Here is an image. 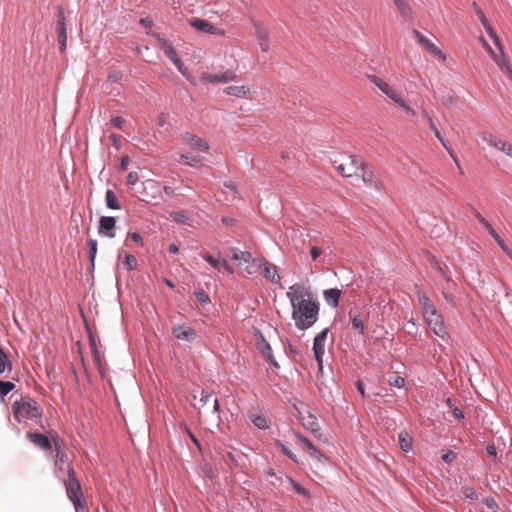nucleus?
I'll return each instance as SVG.
<instances>
[{"mask_svg":"<svg viewBox=\"0 0 512 512\" xmlns=\"http://www.w3.org/2000/svg\"><path fill=\"white\" fill-rule=\"evenodd\" d=\"M287 298L292 306V318L300 330L310 328L319 316V303L310 290L302 284H293L289 287Z\"/></svg>","mask_w":512,"mask_h":512,"instance_id":"f257e3e1","label":"nucleus"},{"mask_svg":"<svg viewBox=\"0 0 512 512\" xmlns=\"http://www.w3.org/2000/svg\"><path fill=\"white\" fill-rule=\"evenodd\" d=\"M332 163L341 176L350 178L358 177L366 162L356 155H344L333 160Z\"/></svg>","mask_w":512,"mask_h":512,"instance_id":"f03ea898","label":"nucleus"},{"mask_svg":"<svg viewBox=\"0 0 512 512\" xmlns=\"http://www.w3.org/2000/svg\"><path fill=\"white\" fill-rule=\"evenodd\" d=\"M14 417L18 422L37 419L42 416L40 405L31 398H23L13 404Z\"/></svg>","mask_w":512,"mask_h":512,"instance_id":"7ed1b4c3","label":"nucleus"},{"mask_svg":"<svg viewBox=\"0 0 512 512\" xmlns=\"http://www.w3.org/2000/svg\"><path fill=\"white\" fill-rule=\"evenodd\" d=\"M66 492L68 498L73 502L77 512L86 507V502L81 489V485L76 478V473L73 467L68 468V479L65 482Z\"/></svg>","mask_w":512,"mask_h":512,"instance_id":"20e7f679","label":"nucleus"},{"mask_svg":"<svg viewBox=\"0 0 512 512\" xmlns=\"http://www.w3.org/2000/svg\"><path fill=\"white\" fill-rule=\"evenodd\" d=\"M369 79L372 84H374L379 90H381L389 99H391L395 104L401 107L405 112L412 116L416 114L415 110H413L401 97V95L386 81H384L383 79L376 75L370 76Z\"/></svg>","mask_w":512,"mask_h":512,"instance_id":"39448f33","label":"nucleus"},{"mask_svg":"<svg viewBox=\"0 0 512 512\" xmlns=\"http://www.w3.org/2000/svg\"><path fill=\"white\" fill-rule=\"evenodd\" d=\"M358 177H361L363 183L370 189L382 191L385 188L383 181L376 174L374 167L367 162L364 164Z\"/></svg>","mask_w":512,"mask_h":512,"instance_id":"423d86ee","label":"nucleus"},{"mask_svg":"<svg viewBox=\"0 0 512 512\" xmlns=\"http://www.w3.org/2000/svg\"><path fill=\"white\" fill-rule=\"evenodd\" d=\"M423 318L436 336L440 337L442 340L448 339L449 334L447 328L444 324L443 317L438 310L433 312V314L424 316Z\"/></svg>","mask_w":512,"mask_h":512,"instance_id":"0eeeda50","label":"nucleus"},{"mask_svg":"<svg viewBox=\"0 0 512 512\" xmlns=\"http://www.w3.org/2000/svg\"><path fill=\"white\" fill-rule=\"evenodd\" d=\"M160 49L165 53V55L173 62V64L177 67L180 73H182L184 76L186 75L187 68L184 66L183 62L179 58L176 50L173 48V46L166 41L165 39L161 38L160 35H155Z\"/></svg>","mask_w":512,"mask_h":512,"instance_id":"6e6552de","label":"nucleus"},{"mask_svg":"<svg viewBox=\"0 0 512 512\" xmlns=\"http://www.w3.org/2000/svg\"><path fill=\"white\" fill-rule=\"evenodd\" d=\"M327 335L328 329H324L315 336L313 342V353L320 372L323 369V356L325 354V341L327 339Z\"/></svg>","mask_w":512,"mask_h":512,"instance_id":"1a4fd4ad","label":"nucleus"},{"mask_svg":"<svg viewBox=\"0 0 512 512\" xmlns=\"http://www.w3.org/2000/svg\"><path fill=\"white\" fill-rule=\"evenodd\" d=\"M51 434L55 435L57 433L49 432L48 435H44L38 432H28L26 437L41 450L50 451L54 446Z\"/></svg>","mask_w":512,"mask_h":512,"instance_id":"9d476101","label":"nucleus"},{"mask_svg":"<svg viewBox=\"0 0 512 512\" xmlns=\"http://www.w3.org/2000/svg\"><path fill=\"white\" fill-rule=\"evenodd\" d=\"M236 77V74L231 70H227L216 74L205 72L201 74L200 81L204 84L228 83L230 81L235 80Z\"/></svg>","mask_w":512,"mask_h":512,"instance_id":"9b49d317","label":"nucleus"},{"mask_svg":"<svg viewBox=\"0 0 512 512\" xmlns=\"http://www.w3.org/2000/svg\"><path fill=\"white\" fill-rule=\"evenodd\" d=\"M189 24L198 32L212 34V35H225V31L219 27L214 26L209 21L200 18H192Z\"/></svg>","mask_w":512,"mask_h":512,"instance_id":"f8f14e48","label":"nucleus"},{"mask_svg":"<svg viewBox=\"0 0 512 512\" xmlns=\"http://www.w3.org/2000/svg\"><path fill=\"white\" fill-rule=\"evenodd\" d=\"M413 35L417 42L427 50L431 55L437 57L438 59L445 61L446 55L428 38H426L423 34H421L418 30H413Z\"/></svg>","mask_w":512,"mask_h":512,"instance_id":"ddd939ff","label":"nucleus"},{"mask_svg":"<svg viewBox=\"0 0 512 512\" xmlns=\"http://www.w3.org/2000/svg\"><path fill=\"white\" fill-rule=\"evenodd\" d=\"M56 32L58 34V43L61 52L66 49L67 32H66V17L62 7H58Z\"/></svg>","mask_w":512,"mask_h":512,"instance_id":"4468645a","label":"nucleus"},{"mask_svg":"<svg viewBox=\"0 0 512 512\" xmlns=\"http://www.w3.org/2000/svg\"><path fill=\"white\" fill-rule=\"evenodd\" d=\"M182 141L185 145L197 151L205 152L209 149L207 141L191 133H185L182 136Z\"/></svg>","mask_w":512,"mask_h":512,"instance_id":"2eb2a0df","label":"nucleus"},{"mask_svg":"<svg viewBox=\"0 0 512 512\" xmlns=\"http://www.w3.org/2000/svg\"><path fill=\"white\" fill-rule=\"evenodd\" d=\"M415 289L423 317L428 314H433V312L437 311V308L431 299L422 291V289L418 286H415Z\"/></svg>","mask_w":512,"mask_h":512,"instance_id":"dca6fc26","label":"nucleus"},{"mask_svg":"<svg viewBox=\"0 0 512 512\" xmlns=\"http://www.w3.org/2000/svg\"><path fill=\"white\" fill-rule=\"evenodd\" d=\"M172 333L178 340L193 341L197 337L196 331L186 325H175L172 327Z\"/></svg>","mask_w":512,"mask_h":512,"instance_id":"f3484780","label":"nucleus"},{"mask_svg":"<svg viewBox=\"0 0 512 512\" xmlns=\"http://www.w3.org/2000/svg\"><path fill=\"white\" fill-rule=\"evenodd\" d=\"M298 439V444L300 445V447L312 458L318 460V461H322V460H325L326 457L323 455V453H321L308 439L302 437V436H298L297 437Z\"/></svg>","mask_w":512,"mask_h":512,"instance_id":"a211bd4d","label":"nucleus"},{"mask_svg":"<svg viewBox=\"0 0 512 512\" xmlns=\"http://www.w3.org/2000/svg\"><path fill=\"white\" fill-rule=\"evenodd\" d=\"M422 115H423L424 119L427 121L429 128L433 131V133L436 136V138L441 142L443 147L447 150L449 155L454 159L455 163L457 164L458 163L457 158L454 156L452 149L447 146V144H446L445 140L443 139L440 131L436 127L432 117L428 114V112L426 110H422Z\"/></svg>","mask_w":512,"mask_h":512,"instance_id":"6ab92c4d","label":"nucleus"},{"mask_svg":"<svg viewBox=\"0 0 512 512\" xmlns=\"http://www.w3.org/2000/svg\"><path fill=\"white\" fill-rule=\"evenodd\" d=\"M255 33L258 40V44L263 52L269 51V32L267 28L258 22L254 23Z\"/></svg>","mask_w":512,"mask_h":512,"instance_id":"aec40b11","label":"nucleus"},{"mask_svg":"<svg viewBox=\"0 0 512 512\" xmlns=\"http://www.w3.org/2000/svg\"><path fill=\"white\" fill-rule=\"evenodd\" d=\"M260 272L267 280L271 281L272 283L278 284L280 282L281 278L279 276L277 267L267 260L262 259V269Z\"/></svg>","mask_w":512,"mask_h":512,"instance_id":"412c9836","label":"nucleus"},{"mask_svg":"<svg viewBox=\"0 0 512 512\" xmlns=\"http://www.w3.org/2000/svg\"><path fill=\"white\" fill-rule=\"evenodd\" d=\"M257 348L263 355V357L269 361L274 367L278 368L279 365L276 362L273 354H272V348L270 344L266 341V339L261 335L257 340Z\"/></svg>","mask_w":512,"mask_h":512,"instance_id":"4be33fe9","label":"nucleus"},{"mask_svg":"<svg viewBox=\"0 0 512 512\" xmlns=\"http://www.w3.org/2000/svg\"><path fill=\"white\" fill-rule=\"evenodd\" d=\"M490 56L504 74L508 75L509 77H512V67L505 53L499 52V54H497L493 50L492 53H490Z\"/></svg>","mask_w":512,"mask_h":512,"instance_id":"5701e85b","label":"nucleus"},{"mask_svg":"<svg viewBox=\"0 0 512 512\" xmlns=\"http://www.w3.org/2000/svg\"><path fill=\"white\" fill-rule=\"evenodd\" d=\"M116 226V220L111 216H102L99 220V233H105L106 236L113 238L115 235L112 233Z\"/></svg>","mask_w":512,"mask_h":512,"instance_id":"b1692460","label":"nucleus"},{"mask_svg":"<svg viewBox=\"0 0 512 512\" xmlns=\"http://www.w3.org/2000/svg\"><path fill=\"white\" fill-rule=\"evenodd\" d=\"M488 144L509 157L512 155V144L505 140L491 136L490 140H488Z\"/></svg>","mask_w":512,"mask_h":512,"instance_id":"393cba45","label":"nucleus"},{"mask_svg":"<svg viewBox=\"0 0 512 512\" xmlns=\"http://www.w3.org/2000/svg\"><path fill=\"white\" fill-rule=\"evenodd\" d=\"M323 296L328 305L336 308L339 305L341 291L337 288L327 289L324 291Z\"/></svg>","mask_w":512,"mask_h":512,"instance_id":"a878e982","label":"nucleus"},{"mask_svg":"<svg viewBox=\"0 0 512 512\" xmlns=\"http://www.w3.org/2000/svg\"><path fill=\"white\" fill-rule=\"evenodd\" d=\"M227 95L235 96L238 98H245L250 93V89L247 86H228L224 89Z\"/></svg>","mask_w":512,"mask_h":512,"instance_id":"bb28decb","label":"nucleus"},{"mask_svg":"<svg viewBox=\"0 0 512 512\" xmlns=\"http://www.w3.org/2000/svg\"><path fill=\"white\" fill-rule=\"evenodd\" d=\"M210 401L213 402V412L214 413H219V411H220V404H219L218 399L217 398H212V394L210 392L202 390L201 394H200L201 405L205 406Z\"/></svg>","mask_w":512,"mask_h":512,"instance_id":"cd10ccee","label":"nucleus"},{"mask_svg":"<svg viewBox=\"0 0 512 512\" xmlns=\"http://www.w3.org/2000/svg\"><path fill=\"white\" fill-rule=\"evenodd\" d=\"M52 440H53V447L56 451V458L60 463H64L65 458L67 457L65 451L62 448L61 440L58 436V434H51Z\"/></svg>","mask_w":512,"mask_h":512,"instance_id":"c85d7f7f","label":"nucleus"},{"mask_svg":"<svg viewBox=\"0 0 512 512\" xmlns=\"http://www.w3.org/2000/svg\"><path fill=\"white\" fill-rule=\"evenodd\" d=\"M399 445L401 449L405 452H408L412 448V437L406 432L402 431L398 436Z\"/></svg>","mask_w":512,"mask_h":512,"instance_id":"c756f323","label":"nucleus"},{"mask_svg":"<svg viewBox=\"0 0 512 512\" xmlns=\"http://www.w3.org/2000/svg\"><path fill=\"white\" fill-rule=\"evenodd\" d=\"M248 265L245 267L244 272L247 275H252L256 272H260L262 269V259L251 258L250 262H246Z\"/></svg>","mask_w":512,"mask_h":512,"instance_id":"7c9ffc66","label":"nucleus"},{"mask_svg":"<svg viewBox=\"0 0 512 512\" xmlns=\"http://www.w3.org/2000/svg\"><path fill=\"white\" fill-rule=\"evenodd\" d=\"M400 14L404 17H411L412 9L406 0H393Z\"/></svg>","mask_w":512,"mask_h":512,"instance_id":"2f4dec72","label":"nucleus"},{"mask_svg":"<svg viewBox=\"0 0 512 512\" xmlns=\"http://www.w3.org/2000/svg\"><path fill=\"white\" fill-rule=\"evenodd\" d=\"M106 205L110 209L118 210L120 209L119 201L112 190H107L105 195Z\"/></svg>","mask_w":512,"mask_h":512,"instance_id":"473e14b6","label":"nucleus"},{"mask_svg":"<svg viewBox=\"0 0 512 512\" xmlns=\"http://www.w3.org/2000/svg\"><path fill=\"white\" fill-rule=\"evenodd\" d=\"M251 258L252 254L250 252L233 249L232 259L238 261L239 265H241L242 262H250Z\"/></svg>","mask_w":512,"mask_h":512,"instance_id":"72a5a7b5","label":"nucleus"},{"mask_svg":"<svg viewBox=\"0 0 512 512\" xmlns=\"http://www.w3.org/2000/svg\"><path fill=\"white\" fill-rule=\"evenodd\" d=\"M472 7H473L475 14L478 16L481 24L483 25L484 29L487 31L489 28H492V26L488 22V19L485 16L483 10L477 5L476 2H473Z\"/></svg>","mask_w":512,"mask_h":512,"instance_id":"f704fd0d","label":"nucleus"},{"mask_svg":"<svg viewBox=\"0 0 512 512\" xmlns=\"http://www.w3.org/2000/svg\"><path fill=\"white\" fill-rule=\"evenodd\" d=\"M249 418L256 427H258L260 429L268 428L267 420L263 415L251 413L249 415Z\"/></svg>","mask_w":512,"mask_h":512,"instance_id":"c9c22d12","label":"nucleus"},{"mask_svg":"<svg viewBox=\"0 0 512 512\" xmlns=\"http://www.w3.org/2000/svg\"><path fill=\"white\" fill-rule=\"evenodd\" d=\"M6 370H12V363L5 352L0 348V374L4 373Z\"/></svg>","mask_w":512,"mask_h":512,"instance_id":"e433bc0d","label":"nucleus"},{"mask_svg":"<svg viewBox=\"0 0 512 512\" xmlns=\"http://www.w3.org/2000/svg\"><path fill=\"white\" fill-rule=\"evenodd\" d=\"M180 159L184 164L189 166H197L201 163V158L199 156H195L190 153L181 154Z\"/></svg>","mask_w":512,"mask_h":512,"instance_id":"4c0bfd02","label":"nucleus"},{"mask_svg":"<svg viewBox=\"0 0 512 512\" xmlns=\"http://www.w3.org/2000/svg\"><path fill=\"white\" fill-rule=\"evenodd\" d=\"M123 266L126 270L132 271L137 267V259L131 254H125L123 259Z\"/></svg>","mask_w":512,"mask_h":512,"instance_id":"58836bf2","label":"nucleus"},{"mask_svg":"<svg viewBox=\"0 0 512 512\" xmlns=\"http://www.w3.org/2000/svg\"><path fill=\"white\" fill-rule=\"evenodd\" d=\"M486 32L489 35V37L493 40V43L496 46V48L498 49V51L500 53H505L504 52V46H503L500 38L498 37V35L494 31V29L493 28H489Z\"/></svg>","mask_w":512,"mask_h":512,"instance_id":"ea45409f","label":"nucleus"},{"mask_svg":"<svg viewBox=\"0 0 512 512\" xmlns=\"http://www.w3.org/2000/svg\"><path fill=\"white\" fill-rule=\"evenodd\" d=\"M170 216L177 223L186 224L189 220L188 215L183 211L172 212Z\"/></svg>","mask_w":512,"mask_h":512,"instance_id":"a19ab883","label":"nucleus"},{"mask_svg":"<svg viewBox=\"0 0 512 512\" xmlns=\"http://www.w3.org/2000/svg\"><path fill=\"white\" fill-rule=\"evenodd\" d=\"M289 484L293 487V489L300 495H303L305 497H310V494L307 489L300 486L298 483H296L292 478L287 477L286 478Z\"/></svg>","mask_w":512,"mask_h":512,"instance_id":"79ce46f5","label":"nucleus"},{"mask_svg":"<svg viewBox=\"0 0 512 512\" xmlns=\"http://www.w3.org/2000/svg\"><path fill=\"white\" fill-rule=\"evenodd\" d=\"M14 388H15V385L12 382L0 380V395H1V397L6 396Z\"/></svg>","mask_w":512,"mask_h":512,"instance_id":"37998d69","label":"nucleus"},{"mask_svg":"<svg viewBox=\"0 0 512 512\" xmlns=\"http://www.w3.org/2000/svg\"><path fill=\"white\" fill-rule=\"evenodd\" d=\"M88 245L90 248V251H89L90 261H91L92 267H94L95 258H96V254H97V241L95 239H89Z\"/></svg>","mask_w":512,"mask_h":512,"instance_id":"c03bdc74","label":"nucleus"},{"mask_svg":"<svg viewBox=\"0 0 512 512\" xmlns=\"http://www.w3.org/2000/svg\"><path fill=\"white\" fill-rule=\"evenodd\" d=\"M202 257L215 269L220 270V263L222 259H218L213 257L212 255L208 253L202 254Z\"/></svg>","mask_w":512,"mask_h":512,"instance_id":"a18cd8bd","label":"nucleus"},{"mask_svg":"<svg viewBox=\"0 0 512 512\" xmlns=\"http://www.w3.org/2000/svg\"><path fill=\"white\" fill-rule=\"evenodd\" d=\"M93 360L101 374L104 372L105 362L102 360L98 349H94Z\"/></svg>","mask_w":512,"mask_h":512,"instance_id":"49530a36","label":"nucleus"},{"mask_svg":"<svg viewBox=\"0 0 512 512\" xmlns=\"http://www.w3.org/2000/svg\"><path fill=\"white\" fill-rule=\"evenodd\" d=\"M128 240H132L133 242H135L136 244L140 245V246H143V239H142V236L137 233V232H131V233H128L127 235V239L125 241V245H127L128 243Z\"/></svg>","mask_w":512,"mask_h":512,"instance_id":"de8ad7c7","label":"nucleus"},{"mask_svg":"<svg viewBox=\"0 0 512 512\" xmlns=\"http://www.w3.org/2000/svg\"><path fill=\"white\" fill-rule=\"evenodd\" d=\"M462 492H463L464 496L468 499H471V500L478 499V494L476 493L474 488H472L470 486L463 487Z\"/></svg>","mask_w":512,"mask_h":512,"instance_id":"09e8293b","label":"nucleus"},{"mask_svg":"<svg viewBox=\"0 0 512 512\" xmlns=\"http://www.w3.org/2000/svg\"><path fill=\"white\" fill-rule=\"evenodd\" d=\"M352 326H353V328L359 330L360 333H362V334L365 331L364 323H363V321H362V319L360 318L359 315L353 317V319H352Z\"/></svg>","mask_w":512,"mask_h":512,"instance_id":"8fccbe9b","label":"nucleus"},{"mask_svg":"<svg viewBox=\"0 0 512 512\" xmlns=\"http://www.w3.org/2000/svg\"><path fill=\"white\" fill-rule=\"evenodd\" d=\"M389 384L397 388H402L405 385V379L401 376H394L390 378Z\"/></svg>","mask_w":512,"mask_h":512,"instance_id":"3c124183","label":"nucleus"},{"mask_svg":"<svg viewBox=\"0 0 512 512\" xmlns=\"http://www.w3.org/2000/svg\"><path fill=\"white\" fill-rule=\"evenodd\" d=\"M195 297L202 304L210 303V298H209L208 294L206 292L202 291V290L201 291H196L195 292Z\"/></svg>","mask_w":512,"mask_h":512,"instance_id":"603ef678","label":"nucleus"},{"mask_svg":"<svg viewBox=\"0 0 512 512\" xmlns=\"http://www.w3.org/2000/svg\"><path fill=\"white\" fill-rule=\"evenodd\" d=\"M497 244L500 246V248L503 250V252L512 259V250L506 245L505 241L499 237L496 240Z\"/></svg>","mask_w":512,"mask_h":512,"instance_id":"864d4df0","label":"nucleus"},{"mask_svg":"<svg viewBox=\"0 0 512 512\" xmlns=\"http://www.w3.org/2000/svg\"><path fill=\"white\" fill-rule=\"evenodd\" d=\"M228 458L234 466H236V467L242 466V460H243L242 456H237V455H234L233 453L229 452Z\"/></svg>","mask_w":512,"mask_h":512,"instance_id":"5fc2aeb1","label":"nucleus"},{"mask_svg":"<svg viewBox=\"0 0 512 512\" xmlns=\"http://www.w3.org/2000/svg\"><path fill=\"white\" fill-rule=\"evenodd\" d=\"M138 180L139 176L137 172L132 171L127 175V184L130 186L135 185Z\"/></svg>","mask_w":512,"mask_h":512,"instance_id":"6e6d98bb","label":"nucleus"},{"mask_svg":"<svg viewBox=\"0 0 512 512\" xmlns=\"http://www.w3.org/2000/svg\"><path fill=\"white\" fill-rule=\"evenodd\" d=\"M124 123L125 120L122 117H113L111 119V124L118 129H121Z\"/></svg>","mask_w":512,"mask_h":512,"instance_id":"4d7b16f0","label":"nucleus"},{"mask_svg":"<svg viewBox=\"0 0 512 512\" xmlns=\"http://www.w3.org/2000/svg\"><path fill=\"white\" fill-rule=\"evenodd\" d=\"M122 78V73L119 71L112 72L108 75V80L110 82H117Z\"/></svg>","mask_w":512,"mask_h":512,"instance_id":"13d9d810","label":"nucleus"},{"mask_svg":"<svg viewBox=\"0 0 512 512\" xmlns=\"http://www.w3.org/2000/svg\"><path fill=\"white\" fill-rule=\"evenodd\" d=\"M322 254V250L316 246L310 249V255L313 260H316Z\"/></svg>","mask_w":512,"mask_h":512,"instance_id":"bf43d9fd","label":"nucleus"},{"mask_svg":"<svg viewBox=\"0 0 512 512\" xmlns=\"http://www.w3.org/2000/svg\"><path fill=\"white\" fill-rule=\"evenodd\" d=\"M455 457H456L455 453L452 451H449V452L445 453L444 455H442V460L446 463H450L455 459Z\"/></svg>","mask_w":512,"mask_h":512,"instance_id":"052dcab7","label":"nucleus"},{"mask_svg":"<svg viewBox=\"0 0 512 512\" xmlns=\"http://www.w3.org/2000/svg\"><path fill=\"white\" fill-rule=\"evenodd\" d=\"M110 141L116 146L119 147L121 144V136L118 134H111L109 136Z\"/></svg>","mask_w":512,"mask_h":512,"instance_id":"680f3d73","label":"nucleus"},{"mask_svg":"<svg viewBox=\"0 0 512 512\" xmlns=\"http://www.w3.org/2000/svg\"><path fill=\"white\" fill-rule=\"evenodd\" d=\"M220 269H224L225 271H227V272H228V273H230V274L234 273L233 268H232V267L230 266V264H229L226 260H224V259H222V261H221V263H220Z\"/></svg>","mask_w":512,"mask_h":512,"instance_id":"e2e57ef3","label":"nucleus"},{"mask_svg":"<svg viewBox=\"0 0 512 512\" xmlns=\"http://www.w3.org/2000/svg\"><path fill=\"white\" fill-rule=\"evenodd\" d=\"M203 472H204V473H205V475H206L207 477H209L210 479H212V478L214 477L213 470H212L211 466H210V465H208V464H205V465L203 466Z\"/></svg>","mask_w":512,"mask_h":512,"instance_id":"0e129e2a","label":"nucleus"},{"mask_svg":"<svg viewBox=\"0 0 512 512\" xmlns=\"http://www.w3.org/2000/svg\"><path fill=\"white\" fill-rule=\"evenodd\" d=\"M166 121H167V115L164 114V113H161L158 115L157 117V123L159 126H164L166 124Z\"/></svg>","mask_w":512,"mask_h":512,"instance_id":"69168bd1","label":"nucleus"},{"mask_svg":"<svg viewBox=\"0 0 512 512\" xmlns=\"http://www.w3.org/2000/svg\"><path fill=\"white\" fill-rule=\"evenodd\" d=\"M452 414H453V416L456 419H463L464 418L463 412L459 408H457V407L453 408Z\"/></svg>","mask_w":512,"mask_h":512,"instance_id":"338daca9","label":"nucleus"},{"mask_svg":"<svg viewBox=\"0 0 512 512\" xmlns=\"http://www.w3.org/2000/svg\"><path fill=\"white\" fill-rule=\"evenodd\" d=\"M480 42L483 46V48L490 54L492 53L493 49L491 48V46L489 45V43L483 38V37H480Z\"/></svg>","mask_w":512,"mask_h":512,"instance_id":"774afa93","label":"nucleus"}]
</instances>
